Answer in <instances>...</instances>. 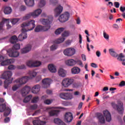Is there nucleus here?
Masks as SVG:
<instances>
[{
    "mask_svg": "<svg viewBox=\"0 0 125 125\" xmlns=\"http://www.w3.org/2000/svg\"><path fill=\"white\" fill-rule=\"evenodd\" d=\"M53 18L52 17L51 19H42V24L44 25V26H42L41 25H38L36 27L34 31L36 33H39V32H46V31H48L50 28H51V21H52Z\"/></svg>",
    "mask_w": 125,
    "mask_h": 125,
    "instance_id": "nucleus-1",
    "label": "nucleus"
},
{
    "mask_svg": "<svg viewBox=\"0 0 125 125\" xmlns=\"http://www.w3.org/2000/svg\"><path fill=\"white\" fill-rule=\"evenodd\" d=\"M11 77H12V72L9 71H5L1 75L0 78L5 80L4 82V88H8L9 84L12 83L13 78H11Z\"/></svg>",
    "mask_w": 125,
    "mask_h": 125,
    "instance_id": "nucleus-2",
    "label": "nucleus"
},
{
    "mask_svg": "<svg viewBox=\"0 0 125 125\" xmlns=\"http://www.w3.org/2000/svg\"><path fill=\"white\" fill-rule=\"evenodd\" d=\"M28 36L27 35V29L23 28L21 29V33L19 35L18 38L16 35L12 36L9 39V42L11 43H16V42L18 40L20 41H22L25 39H27Z\"/></svg>",
    "mask_w": 125,
    "mask_h": 125,
    "instance_id": "nucleus-3",
    "label": "nucleus"
},
{
    "mask_svg": "<svg viewBox=\"0 0 125 125\" xmlns=\"http://www.w3.org/2000/svg\"><path fill=\"white\" fill-rule=\"evenodd\" d=\"M36 21L34 20H31L29 21L24 22L21 25V27L22 28L25 27H28V29L26 30L27 32L28 31H32L36 27V24H35Z\"/></svg>",
    "mask_w": 125,
    "mask_h": 125,
    "instance_id": "nucleus-4",
    "label": "nucleus"
},
{
    "mask_svg": "<svg viewBox=\"0 0 125 125\" xmlns=\"http://www.w3.org/2000/svg\"><path fill=\"white\" fill-rule=\"evenodd\" d=\"M118 104H116L115 102L111 103V105L114 109H117L119 114H124V105L123 103L121 102H118Z\"/></svg>",
    "mask_w": 125,
    "mask_h": 125,
    "instance_id": "nucleus-5",
    "label": "nucleus"
},
{
    "mask_svg": "<svg viewBox=\"0 0 125 125\" xmlns=\"http://www.w3.org/2000/svg\"><path fill=\"white\" fill-rule=\"evenodd\" d=\"M74 82L75 80L73 79L65 78L62 80V84L64 87H69L71 84L74 83Z\"/></svg>",
    "mask_w": 125,
    "mask_h": 125,
    "instance_id": "nucleus-6",
    "label": "nucleus"
},
{
    "mask_svg": "<svg viewBox=\"0 0 125 125\" xmlns=\"http://www.w3.org/2000/svg\"><path fill=\"white\" fill-rule=\"evenodd\" d=\"M69 18H70V14L68 12H65L59 16V20L61 23H64L68 21Z\"/></svg>",
    "mask_w": 125,
    "mask_h": 125,
    "instance_id": "nucleus-7",
    "label": "nucleus"
},
{
    "mask_svg": "<svg viewBox=\"0 0 125 125\" xmlns=\"http://www.w3.org/2000/svg\"><path fill=\"white\" fill-rule=\"evenodd\" d=\"M5 109L6 110L4 113V115L5 117H7V116L10 114L11 109L8 107H6L5 105H4L3 104H0V112H4V110H5Z\"/></svg>",
    "mask_w": 125,
    "mask_h": 125,
    "instance_id": "nucleus-8",
    "label": "nucleus"
},
{
    "mask_svg": "<svg viewBox=\"0 0 125 125\" xmlns=\"http://www.w3.org/2000/svg\"><path fill=\"white\" fill-rule=\"evenodd\" d=\"M4 60V57L3 56L0 55V62H1V66H6V65H9V64H11V63H14V61L12 59H7L5 61Z\"/></svg>",
    "mask_w": 125,
    "mask_h": 125,
    "instance_id": "nucleus-9",
    "label": "nucleus"
},
{
    "mask_svg": "<svg viewBox=\"0 0 125 125\" xmlns=\"http://www.w3.org/2000/svg\"><path fill=\"white\" fill-rule=\"evenodd\" d=\"M30 77L24 76L21 78H19L15 80V83H19L20 85H22V84H25L27 82H28Z\"/></svg>",
    "mask_w": 125,
    "mask_h": 125,
    "instance_id": "nucleus-10",
    "label": "nucleus"
},
{
    "mask_svg": "<svg viewBox=\"0 0 125 125\" xmlns=\"http://www.w3.org/2000/svg\"><path fill=\"white\" fill-rule=\"evenodd\" d=\"M60 97L64 100H70L73 99V95L68 93H61L60 94Z\"/></svg>",
    "mask_w": 125,
    "mask_h": 125,
    "instance_id": "nucleus-11",
    "label": "nucleus"
},
{
    "mask_svg": "<svg viewBox=\"0 0 125 125\" xmlns=\"http://www.w3.org/2000/svg\"><path fill=\"white\" fill-rule=\"evenodd\" d=\"M76 53V50L73 48H69L63 51V54L66 56H72Z\"/></svg>",
    "mask_w": 125,
    "mask_h": 125,
    "instance_id": "nucleus-12",
    "label": "nucleus"
},
{
    "mask_svg": "<svg viewBox=\"0 0 125 125\" xmlns=\"http://www.w3.org/2000/svg\"><path fill=\"white\" fill-rule=\"evenodd\" d=\"M64 121L66 123H71L73 121V114L71 112H66L64 116Z\"/></svg>",
    "mask_w": 125,
    "mask_h": 125,
    "instance_id": "nucleus-13",
    "label": "nucleus"
},
{
    "mask_svg": "<svg viewBox=\"0 0 125 125\" xmlns=\"http://www.w3.org/2000/svg\"><path fill=\"white\" fill-rule=\"evenodd\" d=\"M54 11L55 17H58V16H59V15L62 13L63 7H62L61 5H59L55 9Z\"/></svg>",
    "mask_w": 125,
    "mask_h": 125,
    "instance_id": "nucleus-14",
    "label": "nucleus"
},
{
    "mask_svg": "<svg viewBox=\"0 0 125 125\" xmlns=\"http://www.w3.org/2000/svg\"><path fill=\"white\" fill-rule=\"evenodd\" d=\"M43 83V87L46 88L50 85V83H51V79L49 78H45L42 81Z\"/></svg>",
    "mask_w": 125,
    "mask_h": 125,
    "instance_id": "nucleus-15",
    "label": "nucleus"
},
{
    "mask_svg": "<svg viewBox=\"0 0 125 125\" xmlns=\"http://www.w3.org/2000/svg\"><path fill=\"white\" fill-rule=\"evenodd\" d=\"M96 116L99 121V123L100 124H104L105 123V118H104V116L102 113H97Z\"/></svg>",
    "mask_w": 125,
    "mask_h": 125,
    "instance_id": "nucleus-16",
    "label": "nucleus"
},
{
    "mask_svg": "<svg viewBox=\"0 0 125 125\" xmlns=\"http://www.w3.org/2000/svg\"><path fill=\"white\" fill-rule=\"evenodd\" d=\"M31 91V87L29 86H25L21 90V94L22 96H26Z\"/></svg>",
    "mask_w": 125,
    "mask_h": 125,
    "instance_id": "nucleus-17",
    "label": "nucleus"
},
{
    "mask_svg": "<svg viewBox=\"0 0 125 125\" xmlns=\"http://www.w3.org/2000/svg\"><path fill=\"white\" fill-rule=\"evenodd\" d=\"M104 115L105 117L106 122H111L112 121V117H111V113L108 110L103 111Z\"/></svg>",
    "mask_w": 125,
    "mask_h": 125,
    "instance_id": "nucleus-18",
    "label": "nucleus"
},
{
    "mask_svg": "<svg viewBox=\"0 0 125 125\" xmlns=\"http://www.w3.org/2000/svg\"><path fill=\"white\" fill-rule=\"evenodd\" d=\"M48 109H50V111L49 112V116H57L58 115V113H59V110H54L53 109V107H50Z\"/></svg>",
    "mask_w": 125,
    "mask_h": 125,
    "instance_id": "nucleus-19",
    "label": "nucleus"
},
{
    "mask_svg": "<svg viewBox=\"0 0 125 125\" xmlns=\"http://www.w3.org/2000/svg\"><path fill=\"white\" fill-rule=\"evenodd\" d=\"M9 23V19H3L2 21L0 22V31L3 30V26H4V23Z\"/></svg>",
    "mask_w": 125,
    "mask_h": 125,
    "instance_id": "nucleus-20",
    "label": "nucleus"
},
{
    "mask_svg": "<svg viewBox=\"0 0 125 125\" xmlns=\"http://www.w3.org/2000/svg\"><path fill=\"white\" fill-rule=\"evenodd\" d=\"M31 49H32V46L31 45H29L22 49L21 50V53L22 54H24L25 53H28V52H29V51H30Z\"/></svg>",
    "mask_w": 125,
    "mask_h": 125,
    "instance_id": "nucleus-21",
    "label": "nucleus"
},
{
    "mask_svg": "<svg viewBox=\"0 0 125 125\" xmlns=\"http://www.w3.org/2000/svg\"><path fill=\"white\" fill-rule=\"evenodd\" d=\"M24 2L27 6L32 7L35 4V0H24Z\"/></svg>",
    "mask_w": 125,
    "mask_h": 125,
    "instance_id": "nucleus-22",
    "label": "nucleus"
},
{
    "mask_svg": "<svg viewBox=\"0 0 125 125\" xmlns=\"http://www.w3.org/2000/svg\"><path fill=\"white\" fill-rule=\"evenodd\" d=\"M41 88V86L39 84H37L34 86L32 88V93H34L35 94H37L40 91V89Z\"/></svg>",
    "mask_w": 125,
    "mask_h": 125,
    "instance_id": "nucleus-23",
    "label": "nucleus"
},
{
    "mask_svg": "<svg viewBox=\"0 0 125 125\" xmlns=\"http://www.w3.org/2000/svg\"><path fill=\"white\" fill-rule=\"evenodd\" d=\"M19 55V52L12 50L9 53V56L10 57H18Z\"/></svg>",
    "mask_w": 125,
    "mask_h": 125,
    "instance_id": "nucleus-24",
    "label": "nucleus"
},
{
    "mask_svg": "<svg viewBox=\"0 0 125 125\" xmlns=\"http://www.w3.org/2000/svg\"><path fill=\"white\" fill-rule=\"evenodd\" d=\"M81 72V68L78 67H74L71 69V73L74 75H77L80 74Z\"/></svg>",
    "mask_w": 125,
    "mask_h": 125,
    "instance_id": "nucleus-25",
    "label": "nucleus"
},
{
    "mask_svg": "<svg viewBox=\"0 0 125 125\" xmlns=\"http://www.w3.org/2000/svg\"><path fill=\"white\" fill-rule=\"evenodd\" d=\"M66 64L67 66H74L77 64V62L73 59L68 60L66 61Z\"/></svg>",
    "mask_w": 125,
    "mask_h": 125,
    "instance_id": "nucleus-26",
    "label": "nucleus"
},
{
    "mask_svg": "<svg viewBox=\"0 0 125 125\" xmlns=\"http://www.w3.org/2000/svg\"><path fill=\"white\" fill-rule=\"evenodd\" d=\"M58 75L60 77L65 78L66 77V71L62 68H61L58 71Z\"/></svg>",
    "mask_w": 125,
    "mask_h": 125,
    "instance_id": "nucleus-27",
    "label": "nucleus"
},
{
    "mask_svg": "<svg viewBox=\"0 0 125 125\" xmlns=\"http://www.w3.org/2000/svg\"><path fill=\"white\" fill-rule=\"evenodd\" d=\"M48 68L49 71L51 72V73H56V68L55 66L53 64H49L48 65Z\"/></svg>",
    "mask_w": 125,
    "mask_h": 125,
    "instance_id": "nucleus-28",
    "label": "nucleus"
},
{
    "mask_svg": "<svg viewBox=\"0 0 125 125\" xmlns=\"http://www.w3.org/2000/svg\"><path fill=\"white\" fill-rule=\"evenodd\" d=\"M3 12L4 14H10L12 12V8L10 7H5L4 9Z\"/></svg>",
    "mask_w": 125,
    "mask_h": 125,
    "instance_id": "nucleus-29",
    "label": "nucleus"
},
{
    "mask_svg": "<svg viewBox=\"0 0 125 125\" xmlns=\"http://www.w3.org/2000/svg\"><path fill=\"white\" fill-rule=\"evenodd\" d=\"M109 54L113 57L117 58V57H118V56H119V55H118L117 53L115 51H114V49H109Z\"/></svg>",
    "mask_w": 125,
    "mask_h": 125,
    "instance_id": "nucleus-30",
    "label": "nucleus"
},
{
    "mask_svg": "<svg viewBox=\"0 0 125 125\" xmlns=\"http://www.w3.org/2000/svg\"><path fill=\"white\" fill-rule=\"evenodd\" d=\"M34 125H45V122L40 120H35L33 122Z\"/></svg>",
    "mask_w": 125,
    "mask_h": 125,
    "instance_id": "nucleus-31",
    "label": "nucleus"
},
{
    "mask_svg": "<svg viewBox=\"0 0 125 125\" xmlns=\"http://www.w3.org/2000/svg\"><path fill=\"white\" fill-rule=\"evenodd\" d=\"M32 17H35L34 16V13H33V12L29 13L23 17V20H28V19H29V18H31Z\"/></svg>",
    "mask_w": 125,
    "mask_h": 125,
    "instance_id": "nucleus-32",
    "label": "nucleus"
},
{
    "mask_svg": "<svg viewBox=\"0 0 125 125\" xmlns=\"http://www.w3.org/2000/svg\"><path fill=\"white\" fill-rule=\"evenodd\" d=\"M117 57V60H119V61H121L122 62H125V55H123V53H120Z\"/></svg>",
    "mask_w": 125,
    "mask_h": 125,
    "instance_id": "nucleus-33",
    "label": "nucleus"
},
{
    "mask_svg": "<svg viewBox=\"0 0 125 125\" xmlns=\"http://www.w3.org/2000/svg\"><path fill=\"white\" fill-rule=\"evenodd\" d=\"M64 30H65V28L64 27L59 28L55 31V34L57 35V36H58V35H60Z\"/></svg>",
    "mask_w": 125,
    "mask_h": 125,
    "instance_id": "nucleus-34",
    "label": "nucleus"
},
{
    "mask_svg": "<svg viewBox=\"0 0 125 125\" xmlns=\"http://www.w3.org/2000/svg\"><path fill=\"white\" fill-rule=\"evenodd\" d=\"M42 10L38 9L35 10V12H32V13H33L34 17H38V16H39V15L42 13Z\"/></svg>",
    "mask_w": 125,
    "mask_h": 125,
    "instance_id": "nucleus-35",
    "label": "nucleus"
},
{
    "mask_svg": "<svg viewBox=\"0 0 125 125\" xmlns=\"http://www.w3.org/2000/svg\"><path fill=\"white\" fill-rule=\"evenodd\" d=\"M28 74L31 78H35L37 76V72L35 70L29 71Z\"/></svg>",
    "mask_w": 125,
    "mask_h": 125,
    "instance_id": "nucleus-36",
    "label": "nucleus"
},
{
    "mask_svg": "<svg viewBox=\"0 0 125 125\" xmlns=\"http://www.w3.org/2000/svg\"><path fill=\"white\" fill-rule=\"evenodd\" d=\"M32 95H29L27 96V97L25 98V99L23 100V102L24 103H28L29 101H31V99H32Z\"/></svg>",
    "mask_w": 125,
    "mask_h": 125,
    "instance_id": "nucleus-37",
    "label": "nucleus"
},
{
    "mask_svg": "<svg viewBox=\"0 0 125 125\" xmlns=\"http://www.w3.org/2000/svg\"><path fill=\"white\" fill-rule=\"evenodd\" d=\"M64 41H65V38H59L56 40L55 41V43H61L62 42H64Z\"/></svg>",
    "mask_w": 125,
    "mask_h": 125,
    "instance_id": "nucleus-38",
    "label": "nucleus"
},
{
    "mask_svg": "<svg viewBox=\"0 0 125 125\" xmlns=\"http://www.w3.org/2000/svg\"><path fill=\"white\" fill-rule=\"evenodd\" d=\"M20 48V43H17L15 44L14 46H13V48L12 49V50H17Z\"/></svg>",
    "mask_w": 125,
    "mask_h": 125,
    "instance_id": "nucleus-39",
    "label": "nucleus"
},
{
    "mask_svg": "<svg viewBox=\"0 0 125 125\" xmlns=\"http://www.w3.org/2000/svg\"><path fill=\"white\" fill-rule=\"evenodd\" d=\"M42 65V62L39 61L33 62V67H39Z\"/></svg>",
    "mask_w": 125,
    "mask_h": 125,
    "instance_id": "nucleus-40",
    "label": "nucleus"
},
{
    "mask_svg": "<svg viewBox=\"0 0 125 125\" xmlns=\"http://www.w3.org/2000/svg\"><path fill=\"white\" fill-rule=\"evenodd\" d=\"M42 65V62L39 61L33 62V67H39Z\"/></svg>",
    "mask_w": 125,
    "mask_h": 125,
    "instance_id": "nucleus-41",
    "label": "nucleus"
},
{
    "mask_svg": "<svg viewBox=\"0 0 125 125\" xmlns=\"http://www.w3.org/2000/svg\"><path fill=\"white\" fill-rule=\"evenodd\" d=\"M69 35H70V32L69 31H65L62 34V38H65V37H69Z\"/></svg>",
    "mask_w": 125,
    "mask_h": 125,
    "instance_id": "nucleus-42",
    "label": "nucleus"
},
{
    "mask_svg": "<svg viewBox=\"0 0 125 125\" xmlns=\"http://www.w3.org/2000/svg\"><path fill=\"white\" fill-rule=\"evenodd\" d=\"M45 5V0H41L40 2L39 3V7H43V6Z\"/></svg>",
    "mask_w": 125,
    "mask_h": 125,
    "instance_id": "nucleus-43",
    "label": "nucleus"
},
{
    "mask_svg": "<svg viewBox=\"0 0 125 125\" xmlns=\"http://www.w3.org/2000/svg\"><path fill=\"white\" fill-rule=\"evenodd\" d=\"M29 108L30 110H37L38 108V105L34 104L30 106Z\"/></svg>",
    "mask_w": 125,
    "mask_h": 125,
    "instance_id": "nucleus-44",
    "label": "nucleus"
},
{
    "mask_svg": "<svg viewBox=\"0 0 125 125\" xmlns=\"http://www.w3.org/2000/svg\"><path fill=\"white\" fill-rule=\"evenodd\" d=\"M19 20H20V19L18 18L13 19L11 20V23L13 24V25H15V24H16V23H17Z\"/></svg>",
    "mask_w": 125,
    "mask_h": 125,
    "instance_id": "nucleus-45",
    "label": "nucleus"
},
{
    "mask_svg": "<svg viewBox=\"0 0 125 125\" xmlns=\"http://www.w3.org/2000/svg\"><path fill=\"white\" fill-rule=\"evenodd\" d=\"M34 62L32 61H29L26 62V65L28 67H33Z\"/></svg>",
    "mask_w": 125,
    "mask_h": 125,
    "instance_id": "nucleus-46",
    "label": "nucleus"
},
{
    "mask_svg": "<svg viewBox=\"0 0 125 125\" xmlns=\"http://www.w3.org/2000/svg\"><path fill=\"white\" fill-rule=\"evenodd\" d=\"M57 47H58L57 44H53L50 47V50L52 51H53V50H55V49H57Z\"/></svg>",
    "mask_w": 125,
    "mask_h": 125,
    "instance_id": "nucleus-47",
    "label": "nucleus"
},
{
    "mask_svg": "<svg viewBox=\"0 0 125 125\" xmlns=\"http://www.w3.org/2000/svg\"><path fill=\"white\" fill-rule=\"evenodd\" d=\"M39 101V97H35L31 101L32 103H37Z\"/></svg>",
    "mask_w": 125,
    "mask_h": 125,
    "instance_id": "nucleus-48",
    "label": "nucleus"
},
{
    "mask_svg": "<svg viewBox=\"0 0 125 125\" xmlns=\"http://www.w3.org/2000/svg\"><path fill=\"white\" fill-rule=\"evenodd\" d=\"M17 69H19L20 70H22L23 69H26V65L24 64H22L21 65L18 66L17 67Z\"/></svg>",
    "mask_w": 125,
    "mask_h": 125,
    "instance_id": "nucleus-49",
    "label": "nucleus"
},
{
    "mask_svg": "<svg viewBox=\"0 0 125 125\" xmlns=\"http://www.w3.org/2000/svg\"><path fill=\"white\" fill-rule=\"evenodd\" d=\"M16 67L13 64H11L8 66V70H14Z\"/></svg>",
    "mask_w": 125,
    "mask_h": 125,
    "instance_id": "nucleus-50",
    "label": "nucleus"
},
{
    "mask_svg": "<svg viewBox=\"0 0 125 125\" xmlns=\"http://www.w3.org/2000/svg\"><path fill=\"white\" fill-rule=\"evenodd\" d=\"M104 37L105 40H109V35L105 32V31H104Z\"/></svg>",
    "mask_w": 125,
    "mask_h": 125,
    "instance_id": "nucleus-51",
    "label": "nucleus"
},
{
    "mask_svg": "<svg viewBox=\"0 0 125 125\" xmlns=\"http://www.w3.org/2000/svg\"><path fill=\"white\" fill-rule=\"evenodd\" d=\"M26 6L24 5H21L20 6V11H25L26 10Z\"/></svg>",
    "mask_w": 125,
    "mask_h": 125,
    "instance_id": "nucleus-52",
    "label": "nucleus"
},
{
    "mask_svg": "<svg viewBox=\"0 0 125 125\" xmlns=\"http://www.w3.org/2000/svg\"><path fill=\"white\" fill-rule=\"evenodd\" d=\"M44 103L47 105H49L50 104H51V101H50V100H46L44 101Z\"/></svg>",
    "mask_w": 125,
    "mask_h": 125,
    "instance_id": "nucleus-53",
    "label": "nucleus"
},
{
    "mask_svg": "<svg viewBox=\"0 0 125 125\" xmlns=\"http://www.w3.org/2000/svg\"><path fill=\"white\" fill-rule=\"evenodd\" d=\"M114 6L116 8L120 7V3L119 2H114Z\"/></svg>",
    "mask_w": 125,
    "mask_h": 125,
    "instance_id": "nucleus-54",
    "label": "nucleus"
},
{
    "mask_svg": "<svg viewBox=\"0 0 125 125\" xmlns=\"http://www.w3.org/2000/svg\"><path fill=\"white\" fill-rule=\"evenodd\" d=\"M19 87L17 85H15L13 86L12 89H13V91H16V90H17V89H18Z\"/></svg>",
    "mask_w": 125,
    "mask_h": 125,
    "instance_id": "nucleus-55",
    "label": "nucleus"
},
{
    "mask_svg": "<svg viewBox=\"0 0 125 125\" xmlns=\"http://www.w3.org/2000/svg\"><path fill=\"white\" fill-rule=\"evenodd\" d=\"M76 64L78 63L80 66L83 65V62L81 60H76Z\"/></svg>",
    "mask_w": 125,
    "mask_h": 125,
    "instance_id": "nucleus-56",
    "label": "nucleus"
},
{
    "mask_svg": "<svg viewBox=\"0 0 125 125\" xmlns=\"http://www.w3.org/2000/svg\"><path fill=\"white\" fill-rule=\"evenodd\" d=\"M50 1L51 3H52V4H56L58 2L57 0H50Z\"/></svg>",
    "mask_w": 125,
    "mask_h": 125,
    "instance_id": "nucleus-57",
    "label": "nucleus"
},
{
    "mask_svg": "<svg viewBox=\"0 0 125 125\" xmlns=\"http://www.w3.org/2000/svg\"><path fill=\"white\" fill-rule=\"evenodd\" d=\"M91 67H92L93 68H98V65H97V64H96L95 63H92L91 64Z\"/></svg>",
    "mask_w": 125,
    "mask_h": 125,
    "instance_id": "nucleus-58",
    "label": "nucleus"
},
{
    "mask_svg": "<svg viewBox=\"0 0 125 125\" xmlns=\"http://www.w3.org/2000/svg\"><path fill=\"white\" fill-rule=\"evenodd\" d=\"M113 28H114V29H116V30H118L119 29V25H118V24H114L113 25Z\"/></svg>",
    "mask_w": 125,
    "mask_h": 125,
    "instance_id": "nucleus-59",
    "label": "nucleus"
},
{
    "mask_svg": "<svg viewBox=\"0 0 125 125\" xmlns=\"http://www.w3.org/2000/svg\"><path fill=\"white\" fill-rule=\"evenodd\" d=\"M83 41V37H82V35L79 34V43H82Z\"/></svg>",
    "mask_w": 125,
    "mask_h": 125,
    "instance_id": "nucleus-60",
    "label": "nucleus"
},
{
    "mask_svg": "<svg viewBox=\"0 0 125 125\" xmlns=\"http://www.w3.org/2000/svg\"><path fill=\"white\" fill-rule=\"evenodd\" d=\"M120 86H125V81H122L119 84Z\"/></svg>",
    "mask_w": 125,
    "mask_h": 125,
    "instance_id": "nucleus-61",
    "label": "nucleus"
},
{
    "mask_svg": "<svg viewBox=\"0 0 125 125\" xmlns=\"http://www.w3.org/2000/svg\"><path fill=\"white\" fill-rule=\"evenodd\" d=\"M9 121H10V119L9 118V117H6L4 120V123H8V122H9Z\"/></svg>",
    "mask_w": 125,
    "mask_h": 125,
    "instance_id": "nucleus-62",
    "label": "nucleus"
},
{
    "mask_svg": "<svg viewBox=\"0 0 125 125\" xmlns=\"http://www.w3.org/2000/svg\"><path fill=\"white\" fill-rule=\"evenodd\" d=\"M82 60L83 61H86V57L84 54H82Z\"/></svg>",
    "mask_w": 125,
    "mask_h": 125,
    "instance_id": "nucleus-63",
    "label": "nucleus"
},
{
    "mask_svg": "<svg viewBox=\"0 0 125 125\" xmlns=\"http://www.w3.org/2000/svg\"><path fill=\"white\" fill-rule=\"evenodd\" d=\"M120 11H122V12H125V7L121 6L120 7Z\"/></svg>",
    "mask_w": 125,
    "mask_h": 125,
    "instance_id": "nucleus-64",
    "label": "nucleus"
}]
</instances>
